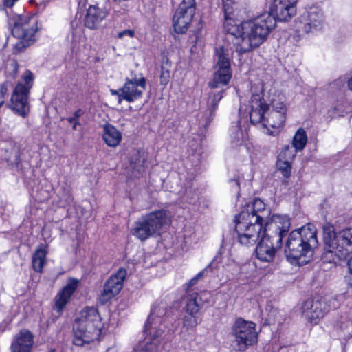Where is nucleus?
Segmentation results:
<instances>
[{
  "mask_svg": "<svg viewBox=\"0 0 352 352\" xmlns=\"http://www.w3.org/2000/svg\"><path fill=\"white\" fill-rule=\"evenodd\" d=\"M317 245L316 230L308 225L290 232L286 241L285 253L290 262L303 265L312 258L313 250Z\"/></svg>",
  "mask_w": 352,
  "mask_h": 352,
  "instance_id": "3",
  "label": "nucleus"
},
{
  "mask_svg": "<svg viewBox=\"0 0 352 352\" xmlns=\"http://www.w3.org/2000/svg\"><path fill=\"white\" fill-rule=\"evenodd\" d=\"M298 0H274L270 12L279 21H287L296 14Z\"/></svg>",
  "mask_w": 352,
  "mask_h": 352,
  "instance_id": "17",
  "label": "nucleus"
},
{
  "mask_svg": "<svg viewBox=\"0 0 352 352\" xmlns=\"http://www.w3.org/2000/svg\"><path fill=\"white\" fill-rule=\"evenodd\" d=\"M110 92H111V95L118 96V103L120 104L122 102V101L124 100V98H122V87L118 89H110Z\"/></svg>",
  "mask_w": 352,
  "mask_h": 352,
  "instance_id": "41",
  "label": "nucleus"
},
{
  "mask_svg": "<svg viewBox=\"0 0 352 352\" xmlns=\"http://www.w3.org/2000/svg\"><path fill=\"white\" fill-rule=\"evenodd\" d=\"M171 220L170 212L164 209L152 211L143 215L136 221L131 234L141 241H145L151 237L160 236L163 229Z\"/></svg>",
  "mask_w": 352,
  "mask_h": 352,
  "instance_id": "6",
  "label": "nucleus"
},
{
  "mask_svg": "<svg viewBox=\"0 0 352 352\" xmlns=\"http://www.w3.org/2000/svg\"><path fill=\"white\" fill-rule=\"evenodd\" d=\"M84 113V111L79 109L76 111L72 117L67 118L68 122H74V125L72 126L74 130L77 129V126L80 125L79 118L81 117Z\"/></svg>",
  "mask_w": 352,
  "mask_h": 352,
  "instance_id": "35",
  "label": "nucleus"
},
{
  "mask_svg": "<svg viewBox=\"0 0 352 352\" xmlns=\"http://www.w3.org/2000/svg\"><path fill=\"white\" fill-rule=\"evenodd\" d=\"M243 121V120H242V118H240V120L238 121L237 125L233 126L232 127L230 137L232 138V142L235 146L241 144L243 140V133L240 126Z\"/></svg>",
  "mask_w": 352,
  "mask_h": 352,
  "instance_id": "32",
  "label": "nucleus"
},
{
  "mask_svg": "<svg viewBox=\"0 0 352 352\" xmlns=\"http://www.w3.org/2000/svg\"><path fill=\"white\" fill-rule=\"evenodd\" d=\"M347 267L349 273L352 275V257L347 261ZM347 284L352 287V278L351 277H346Z\"/></svg>",
  "mask_w": 352,
  "mask_h": 352,
  "instance_id": "38",
  "label": "nucleus"
},
{
  "mask_svg": "<svg viewBox=\"0 0 352 352\" xmlns=\"http://www.w3.org/2000/svg\"><path fill=\"white\" fill-rule=\"evenodd\" d=\"M223 92L224 90L222 89L217 93H211L208 97V107L210 116L212 118L214 116L218 102L221 100Z\"/></svg>",
  "mask_w": 352,
  "mask_h": 352,
  "instance_id": "29",
  "label": "nucleus"
},
{
  "mask_svg": "<svg viewBox=\"0 0 352 352\" xmlns=\"http://www.w3.org/2000/svg\"><path fill=\"white\" fill-rule=\"evenodd\" d=\"M277 168L284 177L283 184H287L288 179L292 175V162L278 160L276 162Z\"/></svg>",
  "mask_w": 352,
  "mask_h": 352,
  "instance_id": "31",
  "label": "nucleus"
},
{
  "mask_svg": "<svg viewBox=\"0 0 352 352\" xmlns=\"http://www.w3.org/2000/svg\"><path fill=\"white\" fill-rule=\"evenodd\" d=\"M348 87L351 90H352V77L348 80Z\"/></svg>",
  "mask_w": 352,
  "mask_h": 352,
  "instance_id": "45",
  "label": "nucleus"
},
{
  "mask_svg": "<svg viewBox=\"0 0 352 352\" xmlns=\"http://www.w3.org/2000/svg\"><path fill=\"white\" fill-rule=\"evenodd\" d=\"M330 306L325 298L307 300L302 306V314L311 324H316L329 311Z\"/></svg>",
  "mask_w": 352,
  "mask_h": 352,
  "instance_id": "14",
  "label": "nucleus"
},
{
  "mask_svg": "<svg viewBox=\"0 0 352 352\" xmlns=\"http://www.w3.org/2000/svg\"><path fill=\"white\" fill-rule=\"evenodd\" d=\"M166 314V305H154L145 323L144 338L140 341L135 350L137 352H159L161 336L164 333L162 328V317Z\"/></svg>",
  "mask_w": 352,
  "mask_h": 352,
  "instance_id": "7",
  "label": "nucleus"
},
{
  "mask_svg": "<svg viewBox=\"0 0 352 352\" xmlns=\"http://www.w3.org/2000/svg\"><path fill=\"white\" fill-rule=\"evenodd\" d=\"M346 336H349V337H352V333H347L346 334Z\"/></svg>",
  "mask_w": 352,
  "mask_h": 352,
  "instance_id": "49",
  "label": "nucleus"
},
{
  "mask_svg": "<svg viewBox=\"0 0 352 352\" xmlns=\"http://www.w3.org/2000/svg\"><path fill=\"white\" fill-rule=\"evenodd\" d=\"M195 0H183L181 2L173 17V25L175 32H186L195 14Z\"/></svg>",
  "mask_w": 352,
  "mask_h": 352,
  "instance_id": "13",
  "label": "nucleus"
},
{
  "mask_svg": "<svg viewBox=\"0 0 352 352\" xmlns=\"http://www.w3.org/2000/svg\"><path fill=\"white\" fill-rule=\"evenodd\" d=\"M209 296L210 294L207 292H202L200 294L192 292L187 293L184 298V311L198 314L199 310L204 305V303L209 302Z\"/></svg>",
  "mask_w": 352,
  "mask_h": 352,
  "instance_id": "19",
  "label": "nucleus"
},
{
  "mask_svg": "<svg viewBox=\"0 0 352 352\" xmlns=\"http://www.w3.org/2000/svg\"><path fill=\"white\" fill-rule=\"evenodd\" d=\"M19 0H3V4L6 8H12Z\"/></svg>",
  "mask_w": 352,
  "mask_h": 352,
  "instance_id": "43",
  "label": "nucleus"
},
{
  "mask_svg": "<svg viewBox=\"0 0 352 352\" xmlns=\"http://www.w3.org/2000/svg\"><path fill=\"white\" fill-rule=\"evenodd\" d=\"M298 150L293 146H286L280 153L278 160L292 162Z\"/></svg>",
  "mask_w": 352,
  "mask_h": 352,
  "instance_id": "34",
  "label": "nucleus"
},
{
  "mask_svg": "<svg viewBox=\"0 0 352 352\" xmlns=\"http://www.w3.org/2000/svg\"><path fill=\"white\" fill-rule=\"evenodd\" d=\"M231 189L236 193H239L240 184L239 178H234L229 180Z\"/></svg>",
  "mask_w": 352,
  "mask_h": 352,
  "instance_id": "37",
  "label": "nucleus"
},
{
  "mask_svg": "<svg viewBox=\"0 0 352 352\" xmlns=\"http://www.w3.org/2000/svg\"><path fill=\"white\" fill-rule=\"evenodd\" d=\"M78 285V280L77 279L70 278L68 280L66 285L58 292L54 298V305L53 306L54 311L58 314L62 313L72 294L77 289Z\"/></svg>",
  "mask_w": 352,
  "mask_h": 352,
  "instance_id": "18",
  "label": "nucleus"
},
{
  "mask_svg": "<svg viewBox=\"0 0 352 352\" xmlns=\"http://www.w3.org/2000/svg\"><path fill=\"white\" fill-rule=\"evenodd\" d=\"M102 329L100 316L94 307H86L80 312L79 318L75 320L73 325V343L76 346H83L97 340Z\"/></svg>",
  "mask_w": 352,
  "mask_h": 352,
  "instance_id": "5",
  "label": "nucleus"
},
{
  "mask_svg": "<svg viewBox=\"0 0 352 352\" xmlns=\"http://www.w3.org/2000/svg\"><path fill=\"white\" fill-rule=\"evenodd\" d=\"M236 1L222 0L225 19L223 27L226 32L232 36L236 51L243 54L261 45L275 27L277 19L272 14L265 12L253 20L237 23L234 19Z\"/></svg>",
  "mask_w": 352,
  "mask_h": 352,
  "instance_id": "2",
  "label": "nucleus"
},
{
  "mask_svg": "<svg viewBox=\"0 0 352 352\" xmlns=\"http://www.w3.org/2000/svg\"><path fill=\"white\" fill-rule=\"evenodd\" d=\"M4 101L2 100L0 101V108L3 105Z\"/></svg>",
  "mask_w": 352,
  "mask_h": 352,
  "instance_id": "48",
  "label": "nucleus"
},
{
  "mask_svg": "<svg viewBox=\"0 0 352 352\" xmlns=\"http://www.w3.org/2000/svg\"><path fill=\"white\" fill-rule=\"evenodd\" d=\"M170 67L171 65L166 61L161 65V71L160 75V84L166 86L170 79Z\"/></svg>",
  "mask_w": 352,
  "mask_h": 352,
  "instance_id": "33",
  "label": "nucleus"
},
{
  "mask_svg": "<svg viewBox=\"0 0 352 352\" xmlns=\"http://www.w3.org/2000/svg\"><path fill=\"white\" fill-rule=\"evenodd\" d=\"M206 270V268L204 269V270L201 271L200 272H199L195 277H193L192 279H190V280L188 283L189 285L190 286L194 285L197 282V280L199 279L203 278Z\"/></svg>",
  "mask_w": 352,
  "mask_h": 352,
  "instance_id": "39",
  "label": "nucleus"
},
{
  "mask_svg": "<svg viewBox=\"0 0 352 352\" xmlns=\"http://www.w3.org/2000/svg\"><path fill=\"white\" fill-rule=\"evenodd\" d=\"M285 120L286 113H284L283 111L271 110L267 112V116H266L263 127L279 129L283 126Z\"/></svg>",
  "mask_w": 352,
  "mask_h": 352,
  "instance_id": "24",
  "label": "nucleus"
},
{
  "mask_svg": "<svg viewBox=\"0 0 352 352\" xmlns=\"http://www.w3.org/2000/svg\"><path fill=\"white\" fill-rule=\"evenodd\" d=\"M113 12L118 13L119 15L124 14L126 11V8H121L120 9H117L116 6H113Z\"/></svg>",
  "mask_w": 352,
  "mask_h": 352,
  "instance_id": "44",
  "label": "nucleus"
},
{
  "mask_svg": "<svg viewBox=\"0 0 352 352\" xmlns=\"http://www.w3.org/2000/svg\"><path fill=\"white\" fill-rule=\"evenodd\" d=\"M8 93V87L6 83H3L0 85V101L3 100L4 98Z\"/></svg>",
  "mask_w": 352,
  "mask_h": 352,
  "instance_id": "42",
  "label": "nucleus"
},
{
  "mask_svg": "<svg viewBox=\"0 0 352 352\" xmlns=\"http://www.w3.org/2000/svg\"><path fill=\"white\" fill-rule=\"evenodd\" d=\"M285 97L280 94L272 95L270 99V104L273 111H283L286 113L287 108L286 105Z\"/></svg>",
  "mask_w": 352,
  "mask_h": 352,
  "instance_id": "28",
  "label": "nucleus"
},
{
  "mask_svg": "<svg viewBox=\"0 0 352 352\" xmlns=\"http://www.w3.org/2000/svg\"><path fill=\"white\" fill-rule=\"evenodd\" d=\"M126 274V270L120 268L107 280L99 297L101 303L107 302L119 294L123 287Z\"/></svg>",
  "mask_w": 352,
  "mask_h": 352,
  "instance_id": "15",
  "label": "nucleus"
},
{
  "mask_svg": "<svg viewBox=\"0 0 352 352\" xmlns=\"http://www.w3.org/2000/svg\"><path fill=\"white\" fill-rule=\"evenodd\" d=\"M14 72L15 74H16L17 72H18V64L15 63L14 64Z\"/></svg>",
  "mask_w": 352,
  "mask_h": 352,
  "instance_id": "47",
  "label": "nucleus"
},
{
  "mask_svg": "<svg viewBox=\"0 0 352 352\" xmlns=\"http://www.w3.org/2000/svg\"><path fill=\"white\" fill-rule=\"evenodd\" d=\"M34 336L27 329L21 330L13 338L10 345L12 352H32Z\"/></svg>",
  "mask_w": 352,
  "mask_h": 352,
  "instance_id": "20",
  "label": "nucleus"
},
{
  "mask_svg": "<svg viewBox=\"0 0 352 352\" xmlns=\"http://www.w3.org/2000/svg\"><path fill=\"white\" fill-rule=\"evenodd\" d=\"M8 23L12 35L19 39L14 46V53L22 52L36 41L38 27L35 17L14 13L8 16Z\"/></svg>",
  "mask_w": 352,
  "mask_h": 352,
  "instance_id": "8",
  "label": "nucleus"
},
{
  "mask_svg": "<svg viewBox=\"0 0 352 352\" xmlns=\"http://www.w3.org/2000/svg\"><path fill=\"white\" fill-rule=\"evenodd\" d=\"M102 138L107 146L115 148L120 144L122 136L114 126L107 124L103 126Z\"/></svg>",
  "mask_w": 352,
  "mask_h": 352,
  "instance_id": "23",
  "label": "nucleus"
},
{
  "mask_svg": "<svg viewBox=\"0 0 352 352\" xmlns=\"http://www.w3.org/2000/svg\"><path fill=\"white\" fill-rule=\"evenodd\" d=\"M270 210L260 199H255L234 217L235 232L239 243L244 246L256 248L258 259L264 262L274 260L277 249L290 228L287 215L274 214L267 220Z\"/></svg>",
  "mask_w": 352,
  "mask_h": 352,
  "instance_id": "1",
  "label": "nucleus"
},
{
  "mask_svg": "<svg viewBox=\"0 0 352 352\" xmlns=\"http://www.w3.org/2000/svg\"><path fill=\"white\" fill-rule=\"evenodd\" d=\"M254 89V87H252L253 94L249 102L250 109L248 113H243L242 109H240L239 116L244 122H246L249 118L252 124H260L263 126L266 118L265 115L269 111V105L263 99V85H261L259 88V93H255Z\"/></svg>",
  "mask_w": 352,
  "mask_h": 352,
  "instance_id": "12",
  "label": "nucleus"
},
{
  "mask_svg": "<svg viewBox=\"0 0 352 352\" xmlns=\"http://www.w3.org/2000/svg\"><path fill=\"white\" fill-rule=\"evenodd\" d=\"M307 142V135L306 131L300 128L296 132L293 140L292 146L298 151H302L306 146Z\"/></svg>",
  "mask_w": 352,
  "mask_h": 352,
  "instance_id": "27",
  "label": "nucleus"
},
{
  "mask_svg": "<svg viewBox=\"0 0 352 352\" xmlns=\"http://www.w3.org/2000/svg\"><path fill=\"white\" fill-rule=\"evenodd\" d=\"M107 15V9L100 8L97 6H90L84 19V25L90 30H96L100 27Z\"/></svg>",
  "mask_w": 352,
  "mask_h": 352,
  "instance_id": "21",
  "label": "nucleus"
},
{
  "mask_svg": "<svg viewBox=\"0 0 352 352\" xmlns=\"http://www.w3.org/2000/svg\"><path fill=\"white\" fill-rule=\"evenodd\" d=\"M34 78L33 73L30 70H26L22 76L21 81L15 87L11 97L10 108L23 118H25L30 113L28 97Z\"/></svg>",
  "mask_w": 352,
  "mask_h": 352,
  "instance_id": "9",
  "label": "nucleus"
},
{
  "mask_svg": "<svg viewBox=\"0 0 352 352\" xmlns=\"http://www.w3.org/2000/svg\"><path fill=\"white\" fill-rule=\"evenodd\" d=\"M146 162V157L144 153H141L138 151H135L131 157L130 165L132 169L141 173L144 170V164Z\"/></svg>",
  "mask_w": 352,
  "mask_h": 352,
  "instance_id": "26",
  "label": "nucleus"
},
{
  "mask_svg": "<svg viewBox=\"0 0 352 352\" xmlns=\"http://www.w3.org/2000/svg\"><path fill=\"white\" fill-rule=\"evenodd\" d=\"M323 20L322 13L316 9L311 10L306 16H303L300 21L299 31L309 33L320 26Z\"/></svg>",
  "mask_w": 352,
  "mask_h": 352,
  "instance_id": "22",
  "label": "nucleus"
},
{
  "mask_svg": "<svg viewBox=\"0 0 352 352\" xmlns=\"http://www.w3.org/2000/svg\"><path fill=\"white\" fill-rule=\"evenodd\" d=\"M334 327L337 330L344 331L349 327L352 328V322H349L345 319L340 320H336L334 323Z\"/></svg>",
  "mask_w": 352,
  "mask_h": 352,
  "instance_id": "36",
  "label": "nucleus"
},
{
  "mask_svg": "<svg viewBox=\"0 0 352 352\" xmlns=\"http://www.w3.org/2000/svg\"><path fill=\"white\" fill-rule=\"evenodd\" d=\"M215 71L209 82L211 88H219L227 85L232 78L230 50L225 46L216 48L214 56Z\"/></svg>",
  "mask_w": 352,
  "mask_h": 352,
  "instance_id": "11",
  "label": "nucleus"
},
{
  "mask_svg": "<svg viewBox=\"0 0 352 352\" xmlns=\"http://www.w3.org/2000/svg\"><path fill=\"white\" fill-rule=\"evenodd\" d=\"M223 242H225V241L227 240V237H226V236H225V235H223Z\"/></svg>",
  "mask_w": 352,
  "mask_h": 352,
  "instance_id": "50",
  "label": "nucleus"
},
{
  "mask_svg": "<svg viewBox=\"0 0 352 352\" xmlns=\"http://www.w3.org/2000/svg\"><path fill=\"white\" fill-rule=\"evenodd\" d=\"M72 200H73V198L72 197V196L70 195H68L67 197V199H66V201L70 204L71 202H72Z\"/></svg>",
  "mask_w": 352,
  "mask_h": 352,
  "instance_id": "46",
  "label": "nucleus"
},
{
  "mask_svg": "<svg viewBox=\"0 0 352 352\" xmlns=\"http://www.w3.org/2000/svg\"><path fill=\"white\" fill-rule=\"evenodd\" d=\"M199 323V322L198 314L187 312L184 313L182 317L183 328L186 329V330L193 329L197 326Z\"/></svg>",
  "mask_w": 352,
  "mask_h": 352,
  "instance_id": "30",
  "label": "nucleus"
},
{
  "mask_svg": "<svg viewBox=\"0 0 352 352\" xmlns=\"http://www.w3.org/2000/svg\"><path fill=\"white\" fill-rule=\"evenodd\" d=\"M127 36L133 38L135 36V32L133 30H124L118 33V38H122L124 36Z\"/></svg>",
  "mask_w": 352,
  "mask_h": 352,
  "instance_id": "40",
  "label": "nucleus"
},
{
  "mask_svg": "<svg viewBox=\"0 0 352 352\" xmlns=\"http://www.w3.org/2000/svg\"><path fill=\"white\" fill-rule=\"evenodd\" d=\"M323 240L322 258L324 262L336 263L352 253V228L336 232L332 225L326 224L323 226Z\"/></svg>",
  "mask_w": 352,
  "mask_h": 352,
  "instance_id": "4",
  "label": "nucleus"
},
{
  "mask_svg": "<svg viewBox=\"0 0 352 352\" xmlns=\"http://www.w3.org/2000/svg\"><path fill=\"white\" fill-rule=\"evenodd\" d=\"M146 89V79L143 76L137 77L131 74V77L126 78L122 87V98L128 102H133L142 98Z\"/></svg>",
  "mask_w": 352,
  "mask_h": 352,
  "instance_id": "16",
  "label": "nucleus"
},
{
  "mask_svg": "<svg viewBox=\"0 0 352 352\" xmlns=\"http://www.w3.org/2000/svg\"><path fill=\"white\" fill-rule=\"evenodd\" d=\"M230 334L234 337V349L236 351H245L248 346L257 342V333L254 322L238 317L231 327Z\"/></svg>",
  "mask_w": 352,
  "mask_h": 352,
  "instance_id": "10",
  "label": "nucleus"
},
{
  "mask_svg": "<svg viewBox=\"0 0 352 352\" xmlns=\"http://www.w3.org/2000/svg\"><path fill=\"white\" fill-rule=\"evenodd\" d=\"M47 252L43 244H41L35 250L32 256V267L36 272L41 273L46 263Z\"/></svg>",
  "mask_w": 352,
  "mask_h": 352,
  "instance_id": "25",
  "label": "nucleus"
}]
</instances>
